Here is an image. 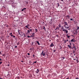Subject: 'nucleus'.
<instances>
[{
	"label": "nucleus",
	"instance_id": "obj_1",
	"mask_svg": "<svg viewBox=\"0 0 79 79\" xmlns=\"http://www.w3.org/2000/svg\"><path fill=\"white\" fill-rule=\"evenodd\" d=\"M64 26L65 27V29H68V28H69V27H66V26H68V23L65 21H64Z\"/></svg>",
	"mask_w": 79,
	"mask_h": 79
},
{
	"label": "nucleus",
	"instance_id": "obj_2",
	"mask_svg": "<svg viewBox=\"0 0 79 79\" xmlns=\"http://www.w3.org/2000/svg\"><path fill=\"white\" fill-rule=\"evenodd\" d=\"M61 29H63V31H64V32H66V34H67L68 33V31L64 28V27H63V26H62Z\"/></svg>",
	"mask_w": 79,
	"mask_h": 79
},
{
	"label": "nucleus",
	"instance_id": "obj_3",
	"mask_svg": "<svg viewBox=\"0 0 79 79\" xmlns=\"http://www.w3.org/2000/svg\"><path fill=\"white\" fill-rule=\"evenodd\" d=\"M43 52H44V51H43L41 53V55H42V56H45V53H43Z\"/></svg>",
	"mask_w": 79,
	"mask_h": 79
},
{
	"label": "nucleus",
	"instance_id": "obj_4",
	"mask_svg": "<svg viewBox=\"0 0 79 79\" xmlns=\"http://www.w3.org/2000/svg\"><path fill=\"white\" fill-rule=\"evenodd\" d=\"M54 45L53 44V43H52L50 45V47H53L54 46Z\"/></svg>",
	"mask_w": 79,
	"mask_h": 79
},
{
	"label": "nucleus",
	"instance_id": "obj_5",
	"mask_svg": "<svg viewBox=\"0 0 79 79\" xmlns=\"http://www.w3.org/2000/svg\"><path fill=\"white\" fill-rule=\"evenodd\" d=\"M71 42H76V40L75 39H73L71 40Z\"/></svg>",
	"mask_w": 79,
	"mask_h": 79
},
{
	"label": "nucleus",
	"instance_id": "obj_6",
	"mask_svg": "<svg viewBox=\"0 0 79 79\" xmlns=\"http://www.w3.org/2000/svg\"><path fill=\"white\" fill-rule=\"evenodd\" d=\"M32 35L31 36V37H34L35 36V34L34 33H32Z\"/></svg>",
	"mask_w": 79,
	"mask_h": 79
},
{
	"label": "nucleus",
	"instance_id": "obj_7",
	"mask_svg": "<svg viewBox=\"0 0 79 79\" xmlns=\"http://www.w3.org/2000/svg\"><path fill=\"white\" fill-rule=\"evenodd\" d=\"M26 10V8H23V9L22 10V11H25Z\"/></svg>",
	"mask_w": 79,
	"mask_h": 79
},
{
	"label": "nucleus",
	"instance_id": "obj_8",
	"mask_svg": "<svg viewBox=\"0 0 79 79\" xmlns=\"http://www.w3.org/2000/svg\"><path fill=\"white\" fill-rule=\"evenodd\" d=\"M39 70L38 69H37V71H35V73H37H37H39Z\"/></svg>",
	"mask_w": 79,
	"mask_h": 79
},
{
	"label": "nucleus",
	"instance_id": "obj_9",
	"mask_svg": "<svg viewBox=\"0 0 79 79\" xmlns=\"http://www.w3.org/2000/svg\"><path fill=\"white\" fill-rule=\"evenodd\" d=\"M66 17H68V19H69V18H70V16L69 15L66 16Z\"/></svg>",
	"mask_w": 79,
	"mask_h": 79
},
{
	"label": "nucleus",
	"instance_id": "obj_10",
	"mask_svg": "<svg viewBox=\"0 0 79 79\" xmlns=\"http://www.w3.org/2000/svg\"><path fill=\"white\" fill-rule=\"evenodd\" d=\"M36 42L37 44H38V45H40V43H39V41H37Z\"/></svg>",
	"mask_w": 79,
	"mask_h": 79
},
{
	"label": "nucleus",
	"instance_id": "obj_11",
	"mask_svg": "<svg viewBox=\"0 0 79 79\" xmlns=\"http://www.w3.org/2000/svg\"><path fill=\"white\" fill-rule=\"evenodd\" d=\"M68 46L70 48H71V46L69 45H68Z\"/></svg>",
	"mask_w": 79,
	"mask_h": 79
},
{
	"label": "nucleus",
	"instance_id": "obj_12",
	"mask_svg": "<svg viewBox=\"0 0 79 79\" xmlns=\"http://www.w3.org/2000/svg\"><path fill=\"white\" fill-rule=\"evenodd\" d=\"M17 45H19V42H18L17 44Z\"/></svg>",
	"mask_w": 79,
	"mask_h": 79
},
{
	"label": "nucleus",
	"instance_id": "obj_13",
	"mask_svg": "<svg viewBox=\"0 0 79 79\" xmlns=\"http://www.w3.org/2000/svg\"><path fill=\"white\" fill-rule=\"evenodd\" d=\"M76 61H77V63H79V60H78V59H77L76 60Z\"/></svg>",
	"mask_w": 79,
	"mask_h": 79
},
{
	"label": "nucleus",
	"instance_id": "obj_14",
	"mask_svg": "<svg viewBox=\"0 0 79 79\" xmlns=\"http://www.w3.org/2000/svg\"><path fill=\"white\" fill-rule=\"evenodd\" d=\"M74 19H70V21H73Z\"/></svg>",
	"mask_w": 79,
	"mask_h": 79
},
{
	"label": "nucleus",
	"instance_id": "obj_15",
	"mask_svg": "<svg viewBox=\"0 0 79 79\" xmlns=\"http://www.w3.org/2000/svg\"><path fill=\"white\" fill-rule=\"evenodd\" d=\"M79 29V27H77V30H78V29Z\"/></svg>",
	"mask_w": 79,
	"mask_h": 79
},
{
	"label": "nucleus",
	"instance_id": "obj_16",
	"mask_svg": "<svg viewBox=\"0 0 79 79\" xmlns=\"http://www.w3.org/2000/svg\"><path fill=\"white\" fill-rule=\"evenodd\" d=\"M27 33H29V32H30V31H29V30H27Z\"/></svg>",
	"mask_w": 79,
	"mask_h": 79
},
{
	"label": "nucleus",
	"instance_id": "obj_17",
	"mask_svg": "<svg viewBox=\"0 0 79 79\" xmlns=\"http://www.w3.org/2000/svg\"><path fill=\"white\" fill-rule=\"evenodd\" d=\"M67 35L68 38H69V37H70V36L68 35Z\"/></svg>",
	"mask_w": 79,
	"mask_h": 79
},
{
	"label": "nucleus",
	"instance_id": "obj_18",
	"mask_svg": "<svg viewBox=\"0 0 79 79\" xmlns=\"http://www.w3.org/2000/svg\"><path fill=\"white\" fill-rule=\"evenodd\" d=\"M57 6H60V5H59V3H57Z\"/></svg>",
	"mask_w": 79,
	"mask_h": 79
},
{
	"label": "nucleus",
	"instance_id": "obj_19",
	"mask_svg": "<svg viewBox=\"0 0 79 79\" xmlns=\"http://www.w3.org/2000/svg\"><path fill=\"white\" fill-rule=\"evenodd\" d=\"M37 63V61H35V62H33V64H34V63Z\"/></svg>",
	"mask_w": 79,
	"mask_h": 79
},
{
	"label": "nucleus",
	"instance_id": "obj_20",
	"mask_svg": "<svg viewBox=\"0 0 79 79\" xmlns=\"http://www.w3.org/2000/svg\"><path fill=\"white\" fill-rule=\"evenodd\" d=\"M25 27H27V28H28V27L27 26V25L25 26Z\"/></svg>",
	"mask_w": 79,
	"mask_h": 79
},
{
	"label": "nucleus",
	"instance_id": "obj_21",
	"mask_svg": "<svg viewBox=\"0 0 79 79\" xmlns=\"http://www.w3.org/2000/svg\"><path fill=\"white\" fill-rule=\"evenodd\" d=\"M62 58H63V60H64V58H64V57H62Z\"/></svg>",
	"mask_w": 79,
	"mask_h": 79
},
{
	"label": "nucleus",
	"instance_id": "obj_22",
	"mask_svg": "<svg viewBox=\"0 0 79 79\" xmlns=\"http://www.w3.org/2000/svg\"><path fill=\"white\" fill-rule=\"evenodd\" d=\"M59 28H60L59 27H57V29H59Z\"/></svg>",
	"mask_w": 79,
	"mask_h": 79
},
{
	"label": "nucleus",
	"instance_id": "obj_23",
	"mask_svg": "<svg viewBox=\"0 0 79 79\" xmlns=\"http://www.w3.org/2000/svg\"><path fill=\"white\" fill-rule=\"evenodd\" d=\"M67 42V41H66V40H65V41H64V43L65 44L66 43V42Z\"/></svg>",
	"mask_w": 79,
	"mask_h": 79
},
{
	"label": "nucleus",
	"instance_id": "obj_24",
	"mask_svg": "<svg viewBox=\"0 0 79 79\" xmlns=\"http://www.w3.org/2000/svg\"><path fill=\"white\" fill-rule=\"evenodd\" d=\"M45 27H44L43 29H44V30H45L46 29L45 28Z\"/></svg>",
	"mask_w": 79,
	"mask_h": 79
},
{
	"label": "nucleus",
	"instance_id": "obj_25",
	"mask_svg": "<svg viewBox=\"0 0 79 79\" xmlns=\"http://www.w3.org/2000/svg\"><path fill=\"white\" fill-rule=\"evenodd\" d=\"M53 52H56V50H54L53 51Z\"/></svg>",
	"mask_w": 79,
	"mask_h": 79
},
{
	"label": "nucleus",
	"instance_id": "obj_26",
	"mask_svg": "<svg viewBox=\"0 0 79 79\" xmlns=\"http://www.w3.org/2000/svg\"><path fill=\"white\" fill-rule=\"evenodd\" d=\"M27 11L26 10H24V12L25 13H26V12Z\"/></svg>",
	"mask_w": 79,
	"mask_h": 79
},
{
	"label": "nucleus",
	"instance_id": "obj_27",
	"mask_svg": "<svg viewBox=\"0 0 79 79\" xmlns=\"http://www.w3.org/2000/svg\"><path fill=\"white\" fill-rule=\"evenodd\" d=\"M27 37H28V38H29V37H31V36H30L28 35V36H27Z\"/></svg>",
	"mask_w": 79,
	"mask_h": 79
},
{
	"label": "nucleus",
	"instance_id": "obj_28",
	"mask_svg": "<svg viewBox=\"0 0 79 79\" xmlns=\"http://www.w3.org/2000/svg\"><path fill=\"white\" fill-rule=\"evenodd\" d=\"M17 47H18L16 46H15V48H17Z\"/></svg>",
	"mask_w": 79,
	"mask_h": 79
},
{
	"label": "nucleus",
	"instance_id": "obj_29",
	"mask_svg": "<svg viewBox=\"0 0 79 79\" xmlns=\"http://www.w3.org/2000/svg\"><path fill=\"white\" fill-rule=\"evenodd\" d=\"M29 30H30V31H31V32H32V29H29Z\"/></svg>",
	"mask_w": 79,
	"mask_h": 79
},
{
	"label": "nucleus",
	"instance_id": "obj_30",
	"mask_svg": "<svg viewBox=\"0 0 79 79\" xmlns=\"http://www.w3.org/2000/svg\"><path fill=\"white\" fill-rule=\"evenodd\" d=\"M28 55H30V54L29 53H27Z\"/></svg>",
	"mask_w": 79,
	"mask_h": 79
},
{
	"label": "nucleus",
	"instance_id": "obj_31",
	"mask_svg": "<svg viewBox=\"0 0 79 79\" xmlns=\"http://www.w3.org/2000/svg\"><path fill=\"white\" fill-rule=\"evenodd\" d=\"M2 62H0V64H2Z\"/></svg>",
	"mask_w": 79,
	"mask_h": 79
},
{
	"label": "nucleus",
	"instance_id": "obj_32",
	"mask_svg": "<svg viewBox=\"0 0 79 79\" xmlns=\"http://www.w3.org/2000/svg\"><path fill=\"white\" fill-rule=\"evenodd\" d=\"M34 56H35L33 54V57H34V58H35V57Z\"/></svg>",
	"mask_w": 79,
	"mask_h": 79
},
{
	"label": "nucleus",
	"instance_id": "obj_33",
	"mask_svg": "<svg viewBox=\"0 0 79 79\" xmlns=\"http://www.w3.org/2000/svg\"><path fill=\"white\" fill-rule=\"evenodd\" d=\"M18 33H19V35H21V34H20V33H19V31H18Z\"/></svg>",
	"mask_w": 79,
	"mask_h": 79
},
{
	"label": "nucleus",
	"instance_id": "obj_34",
	"mask_svg": "<svg viewBox=\"0 0 79 79\" xmlns=\"http://www.w3.org/2000/svg\"><path fill=\"white\" fill-rule=\"evenodd\" d=\"M11 36V37H13V35H10Z\"/></svg>",
	"mask_w": 79,
	"mask_h": 79
},
{
	"label": "nucleus",
	"instance_id": "obj_35",
	"mask_svg": "<svg viewBox=\"0 0 79 79\" xmlns=\"http://www.w3.org/2000/svg\"><path fill=\"white\" fill-rule=\"evenodd\" d=\"M10 35H12V33H11L10 34Z\"/></svg>",
	"mask_w": 79,
	"mask_h": 79
},
{
	"label": "nucleus",
	"instance_id": "obj_36",
	"mask_svg": "<svg viewBox=\"0 0 79 79\" xmlns=\"http://www.w3.org/2000/svg\"><path fill=\"white\" fill-rule=\"evenodd\" d=\"M13 37H14V38H15V36H13Z\"/></svg>",
	"mask_w": 79,
	"mask_h": 79
},
{
	"label": "nucleus",
	"instance_id": "obj_37",
	"mask_svg": "<svg viewBox=\"0 0 79 79\" xmlns=\"http://www.w3.org/2000/svg\"><path fill=\"white\" fill-rule=\"evenodd\" d=\"M59 27H61V25H59Z\"/></svg>",
	"mask_w": 79,
	"mask_h": 79
},
{
	"label": "nucleus",
	"instance_id": "obj_38",
	"mask_svg": "<svg viewBox=\"0 0 79 79\" xmlns=\"http://www.w3.org/2000/svg\"><path fill=\"white\" fill-rule=\"evenodd\" d=\"M0 54H2V52L0 51Z\"/></svg>",
	"mask_w": 79,
	"mask_h": 79
},
{
	"label": "nucleus",
	"instance_id": "obj_39",
	"mask_svg": "<svg viewBox=\"0 0 79 79\" xmlns=\"http://www.w3.org/2000/svg\"><path fill=\"white\" fill-rule=\"evenodd\" d=\"M61 2H63V0H60Z\"/></svg>",
	"mask_w": 79,
	"mask_h": 79
},
{
	"label": "nucleus",
	"instance_id": "obj_40",
	"mask_svg": "<svg viewBox=\"0 0 79 79\" xmlns=\"http://www.w3.org/2000/svg\"><path fill=\"white\" fill-rule=\"evenodd\" d=\"M73 48H76V47L74 46V47H73Z\"/></svg>",
	"mask_w": 79,
	"mask_h": 79
},
{
	"label": "nucleus",
	"instance_id": "obj_41",
	"mask_svg": "<svg viewBox=\"0 0 79 79\" xmlns=\"http://www.w3.org/2000/svg\"><path fill=\"white\" fill-rule=\"evenodd\" d=\"M30 50H32V48H30Z\"/></svg>",
	"mask_w": 79,
	"mask_h": 79
},
{
	"label": "nucleus",
	"instance_id": "obj_42",
	"mask_svg": "<svg viewBox=\"0 0 79 79\" xmlns=\"http://www.w3.org/2000/svg\"><path fill=\"white\" fill-rule=\"evenodd\" d=\"M2 60V59H0V61H1V60Z\"/></svg>",
	"mask_w": 79,
	"mask_h": 79
},
{
	"label": "nucleus",
	"instance_id": "obj_43",
	"mask_svg": "<svg viewBox=\"0 0 79 79\" xmlns=\"http://www.w3.org/2000/svg\"><path fill=\"white\" fill-rule=\"evenodd\" d=\"M76 33H77V31H76Z\"/></svg>",
	"mask_w": 79,
	"mask_h": 79
},
{
	"label": "nucleus",
	"instance_id": "obj_44",
	"mask_svg": "<svg viewBox=\"0 0 79 79\" xmlns=\"http://www.w3.org/2000/svg\"><path fill=\"white\" fill-rule=\"evenodd\" d=\"M36 32H37V29H36Z\"/></svg>",
	"mask_w": 79,
	"mask_h": 79
},
{
	"label": "nucleus",
	"instance_id": "obj_45",
	"mask_svg": "<svg viewBox=\"0 0 79 79\" xmlns=\"http://www.w3.org/2000/svg\"><path fill=\"white\" fill-rule=\"evenodd\" d=\"M76 79H78V78H77V77L76 78Z\"/></svg>",
	"mask_w": 79,
	"mask_h": 79
},
{
	"label": "nucleus",
	"instance_id": "obj_46",
	"mask_svg": "<svg viewBox=\"0 0 79 79\" xmlns=\"http://www.w3.org/2000/svg\"><path fill=\"white\" fill-rule=\"evenodd\" d=\"M69 27V26H68H68H67V27Z\"/></svg>",
	"mask_w": 79,
	"mask_h": 79
},
{
	"label": "nucleus",
	"instance_id": "obj_47",
	"mask_svg": "<svg viewBox=\"0 0 79 79\" xmlns=\"http://www.w3.org/2000/svg\"><path fill=\"white\" fill-rule=\"evenodd\" d=\"M2 56H4V55H2Z\"/></svg>",
	"mask_w": 79,
	"mask_h": 79
},
{
	"label": "nucleus",
	"instance_id": "obj_48",
	"mask_svg": "<svg viewBox=\"0 0 79 79\" xmlns=\"http://www.w3.org/2000/svg\"><path fill=\"white\" fill-rule=\"evenodd\" d=\"M56 29H57V28L55 29V30H56Z\"/></svg>",
	"mask_w": 79,
	"mask_h": 79
},
{
	"label": "nucleus",
	"instance_id": "obj_49",
	"mask_svg": "<svg viewBox=\"0 0 79 79\" xmlns=\"http://www.w3.org/2000/svg\"><path fill=\"white\" fill-rule=\"evenodd\" d=\"M67 41H68V40H67Z\"/></svg>",
	"mask_w": 79,
	"mask_h": 79
},
{
	"label": "nucleus",
	"instance_id": "obj_50",
	"mask_svg": "<svg viewBox=\"0 0 79 79\" xmlns=\"http://www.w3.org/2000/svg\"><path fill=\"white\" fill-rule=\"evenodd\" d=\"M21 62H23V61H21Z\"/></svg>",
	"mask_w": 79,
	"mask_h": 79
},
{
	"label": "nucleus",
	"instance_id": "obj_51",
	"mask_svg": "<svg viewBox=\"0 0 79 79\" xmlns=\"http://www.w3.org/2000/svg\"><path fill=\"white\" fill-rule=\"evenodd\" d=\"M74 60H76V59H74Z\"/></svg>",
	"mask_w": 79,
	"mask_h": 79
},
{
	"label": "nucleus",
	"instance_id": "obj_52",
	"mask_svg": "<svg viewBox=\"0 0 79 79\" xmlns=\"http://www.w3.org/2000/svg\"><path fill=\"white\" fill-rule=\"evenodd\" d=\"M70 45H71V43H70Z\"/></svg>",
	"mask_w": 79,
	"mask_h": 79
},
{
	"label": "nucleus",
	"instance_id": "obj_53",
	"mask_svg": "<svg viewBox=\"0 0 79 79\" xmlns=\"http://www.w3.org/2000/svg\"><path fill=\"white\" fill-rule=\"evenodd\" d=\"M27 3H28V2H27Z\"/></svg>",
	"mask_w": 79,
	"mask_h": 79
},
{
	"label": "nucleus",
	"instance_id": "obj_54",
	"mask_svg": "<svg viewBox=\"0 0 79 79\" xmlns=\"http://www.w3.org/2000/svg\"><path fill=\"white\" fill-rule=\"evenodd\" d=\"M77 33H76V35H77Z\"/></svg>",
	"mask_w": 79,
	"mask_h": 79
},
{
	"label": "nucleus",
	"instance_id": "obj_55",
	"mask_svg": "<svg viewBox=\"0 0 79 79\" xmlns=\"http://www.w3.org/2000/svg\"><path fill=\"white\" fill-rule=\"evenodd\" d=\"M28 29H29V27H28Z\"/></svg>",
	"mask_w": 79,
	"mask_h": 79
},
{
	"label": "nucleus",
	"instance_id": "obj_56",
	"mask_svg": "<svg viewBox=\"0 0 79 79\" xmlns=\"http://www.w3.org/2000/svg\"><path fill=\"white\" fill-rule=\"evenodd\" d=\"M61 48H61H61H60V49H61Z\"/></svg>",
	"mask_w": 79,
	"mask_h": 79
},
{
	"label": "nucleus",
	"instance_id": "obj_57",
	"mask_svg": "<svg viewBox=\"0 0 79 79\" xmlns=\"http://www.w3.org/2000/svg\"><path fill=\"white\" fill-rule=\"evenodd\" d=\"M2 79V78H0V79Z\"/></svg>",
	"mask_w": 79,
	"mask_h": 79
},
{
	"label": "nucleus",
	"instance_id": "obj_58",
	"mask_svg": "<svg viewBox=\"0 0 79 79\" xmlns=\"http://www.w3.org/2000/svg\"><path fill=\"white\" fill-rule=\"evenodd\" d=\"M74 34H76V33H74Z\"/></svg>",
	"mask_w": 79,
	"mask_h": 79
},
{
	"label": "nucleus",
	"instance_id": "obj_59",
	"mask_svg": "<svg viewBox=\"0 0 79 79\" xmlns=\"http://www.w3.org/2000/svg\"><path fill=\"white\" fill-rule=\"evenodd\" d=\"M74 45V44H73V45Z\"/></svg>",
	"mask_w": 79,
	"mask_h": 79
}]
</instances>
